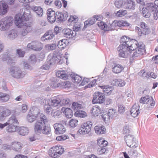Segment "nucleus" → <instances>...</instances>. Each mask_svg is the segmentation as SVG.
Wrapping results in <instances>:
<instances>
[{
    "label": "nucleus",
    "instance_id": "nucleus-8",
    "mask_svg": "<svg viewBox=\"0 0 158 158\" xmlns=\"http://www.w3.org/2000/svg\"><path fill=\"white\" fill-rule=\"evenodd\" d=\"M127 146L131 148H135L138 146V142L134 135H128L124 136Z\"/></svg>",
    "mask_w": 158,
    "mask_h": 158
},
{
    "label": "nucleus",
    "instance_id": "nucleus-40",
    "mask_svg": "<svg viewBox=\"0 0 158 158\" xmlns=\"http://www.w3.org/2000/svg\"><path fill=\"white\" fill-rule=\"evenodd\" d=\"M10 56L9 54H7L6 55H5L2 59L3 60V61H7V63L9 64H12L14 62Z\"/></svg>",
    "mask_w": 158,
    "mask_h": 158
},
{
    "label": "nucleus",
    "instance_id": "nucleus-33",
    "mask_svg": "<svg viewBox=\"0 0 158 158\" xmlns=\"http://www.w3.org/2000/svg\"><path fill=\"white\" fill-rule=\"evenodd\" d=\"M11 149L14 150L18 151L21 147V144L20 142H14L11 143Z\"/></svg>",
    "mask_w": 158,
    "mask_h": 158
},
{
    "label": "nucleus",
    "instance_id": "nucleus-17",
    "mask_svg": "<svg viewBox=\"0 0 158 158\" xmlns=\"http://www.w3.org/2000/svg\"><path fill=\"white\" fill-rule=\"evenodd\" d=\"M47 19L50 23H53L56 20V13L51 9H48L47 11Z\"/></svg>",
    "mask_w": 158,
    "mask_h": 158
},
{
    "label": "nucleus",
    "instance_id": "nucleus-12",
    "mask_svg": "<svg viewBox=\"0 0 158 158\" xmlns=\"http://www.w3.org/2000/svg\"><path fill=\"white\" fill-rule=\"evenodd\" d=\"M61 98L59 97H57L51 98L50 99L45 100V104H47L52 106L56 107L58 106H60Z\"/></svg>",
    "mask_w": 158,
    "mask_h": 158
},
{
    "label": "nucleus",
    "instance_id": "nucleus-4",
    "mask_svg": "<svg viewBox=\"0 0 158 158\" xmlns=\"http://www.w3.org/2000/svg\"><path fill=\"white\" fill-rule=\"evenodd\" d=\"M131 47L125 46L123 44L120 45L117 48L119 56L123 58L127 57L132 53V51L134 50H131Z\"/></svg>",
    "mask_w": 158,
    "mask_h": 158
},
{
    "label": "nucleus",
    "instance_id": "nucleus-10",
    "mask_svg": "<svg viewBox=\"0 0 158 158\" xmlns=\"http://www.w3.org/2000/svg\"><path fill=\"white\" fill-rule=\"evenodd\" d=\"M105 101L104 95L100 92H95L93 95L92 100L93 103H102Z\"/></svg>",
    "mask_w": 158,
    "mask_h": 158
},
{
    "label": "nucleus",
    "instance_id": "nucleus-1",
    "mask_svg": "<svg viewBox=\"0 0 158 158\" xmlns=\"http://www.w3.org/2000/svg\"><path fill=\"white\" fill-rule=\"evenodd\" d=\"M48 122V119L46 116L44 114H41L40 118L38 120L34 125V131L35 133L38 135L41 133L48 134L51 130L46 126V124Z\"/></svg>",
    "mask_w": 158,
    "mask_h": 158
},
{
    "label": "nucleus",
    "instance_id": "nucleus-56",
    "mask_svg": "<svg viewBox=\"0 0 158 158\" xmlns=\"http://www.w3.org/2000/svg\"><path fill=\"white\" fill-rule=\"evenodd\" d=\"M127 13V11L125 10H120L117 12L116 15L117 16L119 17H121L125 15Z\"/></svg>",
    "mask_w": 158,
    "mask_h": 158
},
{
    "label": "nucleus",
    "instance_id": "nucleus-14",
    "mask_svg": "<svg viewBox=\"0 0 158 158\" xmlns=\"http://www.w3.org/2000/svg\"><path fill=\"white\" fill-rule=\"evenodd\" d=\"M140 103L144 104H148L149 102L150 105H149L148 107L150 108H152L154 107L155 104V102L153 98L151 97L150 98L149 96H146L143 97H142L139 100Z\"/></svg>",
    "mask_w": 158,
    "mask_h": 158
},
{
    "label": "nucleus",
    "instance_id": "nucleus-24",
    "mask_svg": "<svg viewBox=\"0 0 158 158\" xmlns=\"http://www.w3.org/2000/svg\"><path fill=\"white\" fill-rule=\"evenodd\" d=\"M139 106L138 104H135L132 107L131 110V114L134 118L137 117L139 114Z\"/></svg>",
    "mask_w": 158,
    "mask_h": 158
},
{
    "label": "nucleus",
    "instance_id": "nucleus-37",
    "mask_svg": "<svg viewBox=\"0 0 158 158\" xmlns=\"http://www.w3.org/2000/svg\"><path fill=\"white\" fill-rule=\"evenodd\" d=\"M31 111V112L29 113H31L34 115L37 116V118L38 119L40 118V115L41 114H43L42 113H40V110L37 108L35 107H33Z\"/></svg>",
    "mask_w": 158,
    "mask_h": 158
},
{
    "label": "nucleus",
    "instance_id": "nucleus-9",
    "mask_svg": "<svg viewBox=\"0 0 158 158\" xmlns=\"http://www.w3.org/2000/svg\"><path fill=\"white\" fill-rule=\"evenodd\" d=\"M28 19V18L25 16L24 14L23 15L20 14H16L15 18V23L18 27H21L23 25L25 21H27Z\"/></svg>",
    "mask_w": 158,
    "mask_h": 158
},
{
    "label": "nucleus",
    "instance_id": "nucleus-2",
    "mask_svg": "<svg viewBox=\"0 0 158 158\" xmlns=\"http://www.w3.org/2000/svg\"><path fill=\"white\" fill-rule=\"evenodd\" d=\"M135 42L134 44L135 46H133L134 48L133 54L131 57L130 58V60L131 61H133L134 60L140 57L145 53V50L144 48V45L142 43H138L136 41H134Z\"/></svg>",
    "mask_w": 158,
    "mask_h": 158
},
{
    "label": "nucleus",
    "instance_id": "nucleus-64",
    "mask_svg": "<svg viewBox=\"0 0 158 158\" xmlns=\"http://www.w3.org/2000/svg\"><path fill=\"white\" fill-rule=\"evenodd\" d=\"M77 21V19L76 16H70L68 21L69 22L76 23Z\"/></svg>",
    "mask_w": 158,
    "mask_h": 158
},
{
    "label": "nucleus",
    "instance_id": "nucleus-11",
    "mask_svg": "<svg viewBox=\"0 0 158 158\" xmlns=\"http://www.w3.org/2000/svg\"><path fill=\"white\" fill-rule=\"evenodd\" d=\"M121 44H123L125 46H128L131 47V50H134L133 46H135L134 43H133V41L134 42L135 40H130L129 38H127V36H124L121 38Z\"/></svg>",
    "mask_w": 158,
    "mask_h": 158
},
{
    "label": "nucleus",
    "instance_id": "nucleus-30",
    "mask_svg": "<svg viewBox=\"0 0 158 158\" xmlns=\"http://www.w3.org/2000/svg\"><path fill=\"white\" fill-rule=\"evenodd\" d=\"M8 37L10 39H14L17 37L18 35V32L15 29L10 30L8 33Z\"/></svg>",
    "mask_w": 158,
    "mask_h": 158
},
{
    "label": "nucleus",
    "instance_id": "nucleus-46",
    "mask_svg": "<svg viewBox=\"0 0 158 158\" xmlns=\"http://www.w3.org/2000/svg\"><path fill=\"white\" fill-rule=\"evenodd\" d=\"M56 21L58 22L59 21H64V18L63 17V15L62 13L57 12L56 13Z\"/></svg>",
    "mask_w": 158,
    "mask_h": 158
},
{
    "label": "nucleus",
    "instance_id": "nucleus-26",
    "mask_svg": "<svg viewBox=\"0 0 158 158\" xmlns=\"http://www.w3.org/2000/svg\"><path fill=\"white\" fill-rule=\"evenodd\" d=\"M98 16L94 15L93 18L90 19H88L87 21H85L84 22V26L86 27H87L88 26H90L94 24L95 22V19L97 20H100L102 19V17L101 16L100 19L98 18Z\"/></svg>",
    "mask_w": 158,
    "mask_h": 158
},
{
    "label": "nucleus",
    "instance_id": "nucleus-16",
    "mask_svg": "<svg viewBox=\"0 0 158 158\" xmlns=\"http://www.w3.org/2000/svg\"><path fill=\"white\" fill-rule=\"evenodd\" d=\"M10 114V111L5 107L0 106V121L3 120L5 118Z\"/></svg>",
    "mask_w": 158,
    "mask_h": 158
},
{
    "label": "nucleus",
    "instance_id": "nucleus-44",
    "mask_svg": "<svg viewBox=\"0 0 158 158\" xmlns=\"http://www.w3.org/2000/svg\"><path fill=\"white\" fill-rule=\"evenodd\" d=\"M37 116L34 115L31 113H29L27 116V119L29 122L32 123L37 118Z\"/></svg>",
    "mask_w": 158,
    "mask_h": 158
},
{
    "label": "nucleus",
    "instance_id": "nucleus-7",
    "mask_svg": "<svg viewBox=\"0 0 158 158\" xmlns=\"http://www.w3.org/2000/svg\"><path fill=\"white\" fill-rule=\"evenodd\" d=\"M92 125L93 123L90 121L82 124L78 131L79 134L83 135L89 133L91 131Z\"/></svg>",
    "mask_w": 158,
    "mask_h": 158
},
{
    "label": "nucleus",
    "instance_id": "nucleus-52",
    "mask_svg": "<svg viewBox=\"0 0 158 158\" xmlns=\"http://www.w3.org/2000/svg\"><path fill=\"white\" fill-rule=\"evenodd\" d=\"M51 105H50L45 104L44 106V109L45 112L47 114H49L52 111Z\"/></svg>",
    "mask_w": 158,
    "mask_h": 158
},
{
    "label": "nucleus",
    "instance_id": "nucleus-43",
    "mask_svg": "<svg viewBox=\"0 0 158 158\" xmlns=\"http://www.w3.org/2000/svg\"><path fill=\"white\" fill-rule=\"evenodd\" d=\"M60 87L63 89H68L71 87V84L69 81L61 82H60Z\"/></svg>",
    "mask_w": 158,
    "mask_h": 158
},
{
    "label": "nucleus",
    "instance_id": "nucleus-28",
    "mask_svg": "<svg viewBox=\"0 0 158 158\" xmlns=\"http://www.w3.org/2000/svg\"><path fill=\"white\" fill-rule=\"evenodd\" d=\"M61 111L63 113L67 118H71L73 114L72 110L69 108H65L63 107L61 109Z\"/></svg>",
    "mask_w": 158,
    "mask_h": 158
},
{
    "label": "nucleus",
    "instance_id": "nucleus-53",
    "mask_svg": "<svg viewBox=\"0 0 158 158\" xmlns=\"http://www.w3.org/2000/svg\"><path fill=\"white\" fill-rule=\"evenodd\" d=\"M56 48V45L54 44H47L45 45L46 49L48 51L55 50Z\"/></svg>",
    "mask_w": 158,
    "mask_h": 158
},
{
    "label": "nucleus",
    "instance_id": "nucleus-19",
    "mask_svg": "<svg viewBox=\"0 0 158 158\" xmlns=\"http://www.w3.org/2000/svg\"><path fill=\"white\" fill-rule=\"evenodd\" d=\"M63 32L65 37L69 38H72L76 35L75 31L69 28H67L63 30Z\"/></svg>",
    "mask_w": 158,
    "mask_h": 158
},
{
    "label": "nucleus",
    "instance_id": "nucleus-27",
    "mask_svg": "<svg viewBox=\"0 0 158 158\" xmlns=\"http://www.w3.org/2000/svg\"><path fill=\"white\" fill-rule=\"evenodd\" d=\"M101 109L98 106H95L92 107L90 110V113L94 116H98L101 113Z\"/></svg>",
    "mask_w": 158,
    "mask_h": 158
},
{
    "label": "nucleus",
    "instance_id": "nucleus-41",
    "mask_svg": "<svg viewBox=\"0 0 158 158\" xmlns=\"http://www.w3.org/2000/svg\"><path fill=\"white\" fill-rule=\"evenodd\" d=\"M56 152H57L58 156H60L61 155L64 151V149L61 146H56L55 147H53L52 148Z\"/></svg>",
    "mask_w": 158,
    "mask_h": 158
},
{
    "label": "nucleus",
    "instance_id": "nucleus-49",
    "mask_svg": "<svg viewBox=\"0 0 158 158\" xmlns=\"http://www.w3.org/2000/svg\"><path fill=\"white\" fill-rule=\"evenodd\" d=\"M59 60L57 56L56 55L53 56L49 60V64L50 65L55 64L59 62Z\"/></svg>",
    "mask_w": 158,
    "mask_h": 158
},
{
    "label": "nucleus",
    "instance_id": "nucleus-36",
    "mask_svg": "<svg viewBox=\"0 0 158 158\" xmlns=\"http://www.w3.org/2000/svg\"><path fill=\"white\" fill-rule=\"evenodd\" d=\"M6 123L7 125H15V124H17L18 122L17 120L16 119L15 116L13 115L10 118Z\"/></svg>",
    "mask_w": 158,
    "mask_h": 158
},
{
    "label": "nucleus",
    "instance_id": "nucleus-13",
    "mask_svg": "<svg viewBox=\"0 0 158 158\" xmlns=\"http://www.w3.org/2000/svg\"><path fill=\"white\" fill-rule=\"evenodd\" d=\"M27 47L28 48H30L36 51L41 50L43 48V45L40 42L34 41L28 44Z\"/></svg>",
    "mask_w": 158,
    "mask_h": 158
},
{
    "label": "nucleus",
    "instance_id": "nucleus-31",
    "mask_svg": "<svg viewBox=\"0 0 158 158\" xmlns=\"http://www.w3.org/2000/svg\"><path fill=\"white\" fill-rule=\"evenodd\" d=\"M95 132L98 135L102 134L105 133L106 129L103 126H96L94 128Z\"/></svg>",
    "mask_w": 158,
    "mask_h": 158
},
{
    "label": "nucleus",
    "instance_id": "nucleus-39",
    "mask_svg": "<svg viewBox=\"0 0 158 158\" xmlns=\"http://www.w3.org/2000/svg\"><path fill=\"white\" fill-rule=\"evenodd\" d=\"M124 69L123 67L121 65L118 64L112 68L113 72L115 73H120Z\"/></svg>",
    "mask_w": 158,
    "mask_h": 158
},
{
    "label": "nucleus",
    "instance_id": "nucleus-25",
    "mask_svg": "<svg viewBox=\"0 0 158 158\" xmlns=\"http://www.w3.org/2000/svg\"><path fill=\"white\" fill-rule=\"evenodd\" d=\"M31 9L36 14L37 16L42 17L43 14V9L40 6H33Z\"/></svg>",
    "mask_w": 158,
    "mask_h": 158
},
{
    "label": "nucleus",
    "instance_id": "nucleus-23",
    "mask_svg": "<svg viewBox=\"0 0 158 158\" xmlns=\"http://www.w3.org/2000/svg\"><path fill=\"white\" fill-rule=\"evenodd\" d=\"M124 5L127 9L134 10L135 9V4L134 0H125Z\"/></svg>",
    "mask_w": 158,
    "mask_h": 158
},
{
    "label": "nucleus",
    "instance_id": "nucleus-15",
    "mask_svg": "<svg viewBox=\"0 0 158 158\" xmlns=\"http://www.w3.org/2000/svg\"><path fill=\"white\" fill-rule=\"evenodd\" d=\"M129 24L127 22L123 21H114L111 24H110V26L111 31L114 30L115 29L116 27H124L126 26H128Z\"/></svg>",
    "mask_w": 158,
    "mask_h": 158
},
{
    "label": "nucleus",
    "instance_id": "nucleus-21",
    "mask_svg": "<svg viewBox=\"0 0 158 158\" xmlns=\"http://www.w3.org/2000/svg\"><path fill=\"white\" fill-rule=\"evenodd\" d=\"M4 1L0 2V15H2L7 13L8 10V6Z\"/></svg>",
    "mask_w": 158,
    "mask_h": 158
},
{
    "label": "nucleus",
    "instance_id": "nucleus-38",
    "mask_svg": "<svg viewBox=\"0 0 158 158\" xmlns=\"http://www.w3.org/2000/svg\"><path fill=\"white\" fill-rule=\"evenodd\" d=\"M58 80L56 77L53 78L52 80L50 83L51 86L53 88H56L60 87V83L58 82Z\"/></svg>",
    "mask_w": 158,
    "mask_h": 158
},
{
    "label": "nucleus",
    "instance_id": "nucleus-22",
    "mask_svg": "<svg viewBox=\"0 0 158 158\" xmlns=\"http://www.w3.org/2000/svg\"><path fill=\"white\" fill-rule=\"evenodd\" d=\"M143 6H139L140 13L144 17L146 18H149L151 15L150 12L151 11L147 9V8L143 7Z\"/></svg>",
    "mask_w": 158,
    "mask_h": 158
},
{
    "label": "nucleus",
    "instance_id": "nucleus-59",
    "mask_svg": "<svg viewBox=\"0 0 158 158\" xmlns=\"http://www.w3.org/2000/svg\"><path fill=\"white\" fill-rule=\"evenodd\" d=\"M68 138V136L67 135H63L56 137V140L59 141H64Z\"/></svg>",
    "mask_w": 158,
    "mask_h": 158
},
{
    "label": "nucleus",
    "instance_id": "nucleus-50",
    "mask_svg": "<svg viewBox=\"0 0 158 158\" xmlns=\"http://www.w3.org/2000/svg\"><path fill=\"white\" fill-rule=\"evenodd\" d=\"M72 77L73 79V81L77 84L79 83L82 80L81 77L77 74L72 76Z\"/></svg>",
    "mask_w": 158,
    "mask_h": 158
},
{
    "label": "nucleus",
    "instance_id": "nucleus-54",
    "mask_svg": "<svg viewBox=\"0 0 158 158\" xmlns=\"http://www.w3.org/2000/svg\"><path fill=\"white\" fill-rule=\"evenodd\" d=\"M70 99L68 98H65L63 99L61 98L60 106H64L66 105L70 104Z\"/></svg>",
    "mask_w": 158,
    "mask_h": 158
},
{
    "label": "nucleus",
    "instance_id": "nucleus-58",
    "mask_svg": "<svg viewBox=\"0 0 158 158\" xmlns=\"http://www.w3.org/2000/svg\"><path fill=\"white\" fill-rule=\"evenodd\" d=\"M145 8H147L152 12H154L156 9L155 7L154 6L153 4L151 3H148L147 6Z\"/></svg>",
    "mask_w": 158,
    "mask_h": 158
},
{
    "label": "nucleus",
    "instance_id": "nucleus-18",
    "mask_svg": "<svg viewBox=\"0 0 158 158\" xmlns=\"http://www.w3.org/2000/svg\"><path fill=\"white\" fill-rule=\"evenodd\" d=\"M55 132L56 134H63L66 130L64 126L61 123H56L54 125Z\"/></svg>",
    "mask_w": 158,
    "mask_h": 158
},
{
    "label": "nucleus",
    "instance_id": "nucleus-35",
    "mask_svg": "<svg viewBox=\"0 0 158 158\" xmlns=\"http://www.w3.org/2000/svg\"><path fill=\"white\" fill-rule=\"evenodd\" d=\"M56 75L57 77L64 80L67 79L66 72L63 70L58 71L56 73Z\"/></svg>",
    "mask_w": 158,
    "mask_h": 158
},
{
    "label": "nucleus",
    "instance_id": "nucleus-47",
    "mask_svg": "<svg viewBox=\"0 0 158 158\" xmlns=\"http://www.w3.org/2000/svg\"><path fill=\"white\" fill-rule=\"evenodd\" d=\"M78 121L75 119H72L69 122V125L73 128L75 127L78 125Z\"/></svg>",
    "mask_w": 158,
    "mask_h": 158
},
{
    "label": "nucleus",
    "instance_id": "nucleus-55",
    "mask_svg": "<svg viewBox=\"0 0 158 158\" xmlns=\"http://www.w3.org/2000/svg\"><path fill=\"white\" fill-rule=\"evenodd\" d=\"M112 89L111 87L108 86L104 90H103L104 94L106 95H110L111 93Z\"/></svg>",
    "mask_w": 158,
    "mask_h": 158
},
{
    "label": "nucleus",
    "instance_id": "nucleus-6",
    "mask_svg": "<svg viewBox=\"0 0 158 158\" xmlns=\"http://www.w3.org/2000/svg\"><path fill=\"white\" fill-rule=\"evenodd\" d=\"M83 107L81 104L74 102L72 104V109L75 112L74 115L76 117L84 118L86 116V113L81 110Z\"/></svg>",
    "mask_w": 158,
    "mask_h": 158
},
{
    "label": "nucleus",
    "instance_id": "nucleus-63",
    "mask_svg": "<svg viewBox=\"0 0 158 158\" xmlns=\"http://www.w3.org/2000/svg\"><path fill=\"white\" fill-rule=\"evenodd\" d=\"M101 147V148L98 149L100 155L103 154H105L106 152L107 153L108 152V150L105 147Z\"/></svg>",
    "mask_w": 158,
    "mask_h": 158
},
{
    "label": "nucleus",
    "instance_id": "nucleus-57",
    "mask_svg": "<svg viewBox=\"0 0 158 158\" xmlns=\"http://www.w3.org/2000/svg\"><path fill=\"white\" fill-rule=\"evenodd\" d=\"M110 116V118H112L114 117L115 115V110L113 109H110L109 110L107 113Z\"/></svg>",
    "mask_w": 158,
    "mask_h": 158
},
{
    "label": "nucleus",
    "instance_id": "nucleus-62",
    "mask_svg": "<svg viewBox=\"0 0 158 158\" xmlns=\"http://www.w3.org/2000/svg\"><path fill=\"white\" fill-rule=\"evenodd\" d=\"M29 60L31 64L35 63L36 61L35 56L34 54L31 55L29 57Z\"/></svg>",
    "mask_w": 158,
    "mask_h": 158
},
{
    "label": "nucleus",
    "instance_id": "nucleus-60",
    "mask_svg": "<svg viewBox=\"0 0 158 158\" xmlns=\"http://www.w3.org/2000/svg\"><path fill=\"white\" fill-rule=\"evenodd\" d=\"M102 116L105 121L109 120L110 118L107 113H103L102 114Z\"/></svg>",
    "mask_w": 158,
    "mask_h": 158
},
{
    "label": "nucleus",
    "instance_id": "nucleus-42",
    "mask_svg": "<svg viewBox=\"0 0 158 158\" xmlns=\"http://www.w3.org/2000/svg\"><path fill=\"white\" fill-rule=\"evenodd\" d=\"M17 126L15 125H8L6 131L8 132L12 133L16 131Z\"/></svg>",
    "mask_w": 158,
    "mask_h": 158
},
{
    "label": "nucleus",
    "instance_id": "nucleus-51",
    "mask_svg": "<svg viewBox=\"0 0 158 158\" xmlns=\"http://www.w3.org/2000/svg\"><path fill=\"white\" fill-rule=\"evenodd\" d=\"M49 156L53 158H57L59 156H58V155L57 153L52 148L49 150Z\"/></svg>",
    "mask_w": 158,
    "mask_h": 158
},
{
    "label": "nucleus",
    "instance_id": "nucleus-20",
    "mask_svg": "<svg viewBox=\"0 0 158 158\" xmlns=\"http://www.w3.org/2000/svg\"><path fill=\"white\" fill-rule=\"evenodd\" d=\"M55 36L52 30H49L47 31L45 34L41 37L42 41H45V40H51L53 39Z\"/></svg>",
    "mask_w": 158,
    "mask_h": 158
},
{
    "label": "nucleus",
    "instance_id": "nucleus-29",
    "mask_svg": "<svg viewBox=\"0 0 158 158\" xmlns=\"http://www.w3.org/2000/svg\"><path fill=\"white\" fill-rule=\"evenodd\" d=\"M98 27L104 31H111L110 25L107 26L105 23L103 22H98L97 23Z\"/></svg>",
    "mask_w": 158,
    "mask_h": 158
},
{
    "label": "nucleus",
    "instance_id": "nucleus-45",
    "mask_svg": "<svg viewBox=\"0 0 158 158\" xmlns=\"http://www.w3.org/2000/svg\"><path fill=\"white\" fill-rule=\"evenodd\" d=\"M9 99V96L7 94L0 93V100L3 102H6Z\"/></svg>",
    "mask_w": 158,
    "mask_h": 158
},
{
    "label": "nucleus",
    "instance_id": "nucleus-32",
    "mask_svg": "<svg viewBox=\"0 0 158 158\" xmlns=\"http://www.w3.org/2000/svg\"><path fill=\"white\" fill-rule=\"evenodd\" d=\"M21 31V35L23 36H25L31 30V28L30 26H27L26 25H23Z\"/></svg>",
    "mask_w": 158,
    "mask_h": 158
},
{
    "label": "nucleus",
    "instance_id": "nucleus-61",
    "mask_svg": "<svg viewBox=\"0 0 158 158\" xmlns=\"http://www.w3.org/2000/svg\"><path fill=\"white\" fill-rule=\"evenodd\" d=\"M142 76L143 77H149L150 76V77L154 79L156 78L157 76L153 72H148L147 73V75H143Z\"/></svg>",
    "mask_w": 158,
    "mask_h": 158
},
{
    "label": "nucleus",
    "instance_id": "nucleus-34",
    "mask_svg": "<svg viewBox=\"0 0 158 158\" xmlns=\"http://www.w3.org/2000/svg\"><path fill=\"white\" fill-rule=\"evenodd\" d=\"M68 43V41L65 39L60 40L58 42L57 46L60 49H64L66 47Z\"/></svg>",
    "mask_w": 158,
    "mask_h": 158
},
{
    "label": "nucleus",
    "instance_id": "nucleus-3",
    "mask_svg": "<svg viewBox=\"0 0 158 158\" xmlns=\"http://www.w3.org/2000/svg\"><path fill=\"white\" fill-rule=\"evenodd\" d=\"M9 73L13 77L17 79L22 78L25 74V72L22 71L20 68L17 66L11 67L10 69Z\"/></svg>",
    "mask_w": 158,
    "mask_h": 158
},
{
    "label": "nucleus",
    "instance_id": "nucleus-48",
    "mask_svg": "<svg viewBox=\"0 0 158 158\" xmlns=\"http://www.w3.org/2000/svg\"><path fill=\"white\" fill-rule=\"evenodd\" d=\"M28 133V129L27 127H22L21 128L19 133L20 135H27Z\"/></svg>",
    "mask_w": 158,
    "mask_h": 158
},
{
    "label": "nucleus",
    "instance_id": "nucleus-5",
    "mask_svg": "<svg viewBox=\"0 0 158 158\" xmlns=\"http://www.w3.org/2000/svg\"><path fill=\"white\" fill-rule=\"evenodd\" d=\"M13 18L6 17L0 20V29L5 31L8 29L13 23Z\"/></svg>",
    "mask_w": 158,
    "mask_h": 158
}]
</instances>
